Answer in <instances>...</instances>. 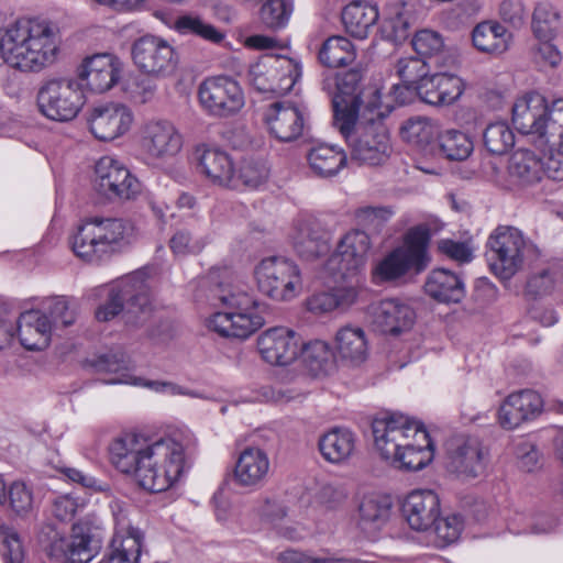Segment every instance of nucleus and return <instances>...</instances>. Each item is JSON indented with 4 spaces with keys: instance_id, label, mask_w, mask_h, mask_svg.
Instances as JSON below:
<instances>
[{
    "instance_id": "nucleus-1",
    "label": "nucleus",
    "mask_w": 563,
    "mask_h": 563,
    "mask_svg": "<svg viewBox=\"0 0 563 563\" xmlns=\"http://www.w3.org/2000/svg\"><path fill=\"white\" fill-rule=\"evenodd\" d=\"M109 454L118 471L133 474L137 484L152 493L170 488L186 467L183 444L170 438L153 440L128 434L111 442Z\"/></svg>"
},
{
    "instance_id": "nucleus-2",
    "label": "nucleus",
    "mask_w": 563,
    "mask_h": 563,
    "mask_svg": "<svg viewBox=\"0 0 563 563\" xmlns=\"http://www.w3.org/2000/svg\"><path fill=\"white\" fill-rule=\"evenodd\" d=\"M374 446L391 466L420 471L434 457V446L423 424L401 413H386L372 422Z\"/></svg>"
},
{
    "instance_id": "nucleus-3",
    "label": "nucleus",
    "mask_w": 563,
    "mask_h": 563,
    "mask_svg": "<svg viewBox=\"0 0 563 563\" xmlns=\"http://www.w3.org/2000/svg\"><path fill=\"white\" fill-rule=\"evenodd\" d=\"M58 30L38 19H19L0 37V62L21 71H40L52 65L59 52Z\"/></svg>"
},
{
    "instance_id": "nucleus-4",
    "label": "nucleus",
    "mask_w": 563,
    "mask_h": 563,
    "mask_svg": "<svg viewBox=\"0 0 563 563\" xmlns=\"http://www.w3.org/2000/svg\"><path fill=\"white\" fill-rule=\"evenodd\" d=\"M389 108H380V93L373 91L361 112L344 114L334 125L345 139L351 159L362 165L378 166L387 162L391 153L389 129L385 123Z\"/></svg>"
},
{
    "instance_id": "nucleus-5",
    "label": "nucleus",
    "mask_w": 563,
    "mask_h": 563,
    "mask_svg": "<svg viewBox=\"0 0 563 563\" xmlns=\"http://www.w3.org/2000/svg\"><path fill=\"white\" fill-rule=\"evenodd\" d=\"M212 298L219 300L224 311L216 312L209 320V328L224 338L246 339L265 323L264 303H260L238 285H218Z\"/></svg>"
},
{
    "instance_id": "nucleus-6",
    "label": "nucleus",
    "mask_w": 563,
    "mask_h": 563,
    "mask_svg": "<svg viewBox=\"0 0 563 563\" xmlns=\"http://www.w3.org/2000/svg\"><path fill=\"white\" fill-rule=\"evenodd\" d=\"M512 123L540 147L555 144V137L563 141V99L554 100L549 106L542 95L527 93L512 107Z\"/></svg>"
},
{
    "instance_id": "nucleus-7",
    "label": "nucleus",
    "mask_w": 563,
    "mask_h": 563,
    "mask_svg": "<svg viewBox=\"0 0 563 563\" xmlns=\"http://www.w3.org/2000/svg\"><path fill=\"white\" fill-rule=\"evenodd\" d=\"M132 227L119 218H91L71 238L74 253L85 262L98 264L129 243Z\"/></svg>"
},
{
    "instance_id": "nucleus-8",
    "label": "nucleus",
    "mask_w": 563,
    "mask_h": 563,
    "mask_svg": "<svg viewBox=\"0 0 563 563\" xmlns=\"http://www.w3.org/2000/svg\"><path fill=\"white\" fill-rule=\"evenodd\" d=\"M151 311V291L145 275L135 272L111 285L106 302L96 311V318L109 321L124 312L125 322L139 327L147 320Z\"/></svg>"
},
{
    "instance_id": "nucleus-9",
    "label": "nucleus",
    "mask_w": 563,
    "mask_h": 563,
    "mask_svg": "<svg viewBox=\"0 0 563 563\" xmlns=\"http://www.w3.org/2000/svg\"><path fill=\"white\" fill-rule=\"evenodd\" d=\"M539 255L537 246L523 233L510 225H498L486 242V258L492 272L500 279H510L526 261Z\"/></svg>"
},
{
    "instance_id": "nucleus-10",
    "label": "nucleus",
    "mask_w": 563,
    "mask_h": 563,
    "mask_svg": "<svg viewBox=\"0 0 563 563\" xmlns=\"http://www.w3.org/2000/svg\"><path fill=\"white\" fill-rule=\"evenodd\" d=\"M429 242L428 228L419 225L410 229L404 244L393 250L376 265L373 271L374 282H394L409 273L423 272L430 263Z\"/></svg>"
},
{
    "instance_id": "nucleus-11",
    "label": "nucleus",
    "mask_w": 563,
    "mask_h": 563,
    "mask_svg": "<svg viewBox=\"0 0 563 563\" xmlns=\"http://www.w3.org/2000/svg\"><path fill=\"white\" fill-rule=\"evenodd\" d=\"M258 290L276 301H290L302 290L299 266L284 256L263 258L254 268Z\"/></svg>"
},
{
    "instance_id": "nucleus-12",
    "label": "nucleus",
    "mask_w": 563,
    "mask_h": 563,
    "mask_svg": "<svg viewBox=\"0 0 563 563\" xmlns=\"http://www.w3.org/2000/svg\"><path fill=\"white\" fill-rule=\"evenodd\" d=\"M104 539L101 521L88 515L73 525L69 539L52 542L51 555L64 558L69 563H88L98 554Z\"/></svg>"
},
{
    "instance_id": "nucleus-13",
    "label": "nucleus",
    "mask_w": 563,
    "mask_h": 563,
    "mask_svg": "<svg viewBox=\"0 0 563 563\" xmlns=\"http://www.w3.org/2000/svg\"><path fill=\"white\" fill-rule=\"evenodd\" d=\"M40 112L49 120L68 122L77 117L86 99L80 84L73 79H51L36 96Z\"/></svg>"
},
{
    "instance_id": "nucleus-14",
    "label": "nucleus",
    "mask_w": 563,
    "mask_h": 563,
    "mask_svg": "<svg viewBox=\"0 0 563 563\" xmlns=\"http://www.w3.org/2000/svg\"><path fill=\"white\" fill-rule=\"evenodd\" d=\"M198 97L203 110L216 118H228L244 106V95L239 82L229 76H212L199 85Z\"/></svg>"
},
{
    "instance_id": "nucleus-15",
    "label": "nucleus",
    "mask_w": 563,
    "mask_h": 563,
    "mask_svg": "<svg viewBox=\"0 0 563 563\" xmlns=\"http://www.w3.org/2000/svg\"><path fill=\"white\" fill-rule=\"evenodd\" d=\"M371 246L369 235L365 231L351 230L338 242L334 253L327 262V268L342 279L354 277L364 271Z\"/></svg>"
},
{
    "instance_id": "nucleus-16",
    "label": "nucleus",
    "mask_w": 563,
    "mask_h": 563,
    "mask_svg": "<svg viewBox=\"0 0 563 563\" xmlns=\"http://www.w3.org/2000/svg\"><path fill=\"white\" fill-rule=\"evenodd\" d=\"M96 189L108 199L132 200L141 192V184L120 161L103 156L95 167Z\"/></svg>"
},
{
    "instance_id": "nucleus-17",
    "label": "nucleus",
    "mask_w": 563,
    "mask_h": 563,
    "mask_svg": "<svg viewBox=\"0 0 563 563\" xmlns=\"http://www.w3.org/2000/svg\"><path fill=\"white\" fill-rule=\"evenodd\" d=\"M296 67L290 59L265 56L252 64L249 69V81L260 92L283 95L291 90L296 84Z\"/></svg>"
},
{
    "instance_id": "nucleus-18",
    "label": "nucleus",
    "mask_w": 563,
    "mask_h": 563,
    "mask_svg": "<svg viewBox=\"0 0 563 563\" xmlns=\"http://www.w3.org/2000/svg\"><path fill=\"white\" fill-rule=\"evenodd\" d=\"M132 58L137 68L152 76H168L177 66L174 47L164 38L145 35L133 43Z\"/></svg>"
},
{
    "instance_id": "nucleus-19",
    "label": "nucleus",
    "mask_w": 563,
    "mask_h": 563,
    "mask_svg": "<svg viewBox=\"0 0 563 563\" xmlns=\"http://www.w3.org/2000/svg\"><path fill=\"white\" fill-rule=\"evenodd\" d=\"M262 358L276 366H287L300 355L301 338L291 329L274 327L262 332L256 340Z\"/></svg>"
},
{
    "instance_id": "nucleus-20",
    "label": "nucleus",
    "mask_w": 563,
    "mask_h": 563,
    "mask_svg": "<svg viewBox=\"0 0 563 563\" xmlns=\"http://www.w3.org/2000/svg\"><path fill=\"white\" fill-rule=\"evenodd\" d=\"M132 110L120 102H107L92 107L87 123L92 135L101 141H112L125 134L133 123Z\"/></svg>"
},
{
    "instance_id": "nucleus-21",
    "label": "nucleus",
    "mask_w": 563,
    "mask_h": 563,
    "mask_svg": "<svg viewBox=\"0 0 563 563\" xmlns=\"http://www.w3.org/2000/svg\"><path fill=\"white\" fill-rule=\"evenodd\" d=\"M141 146L154 159H168L183 148V135L176 125L165 119H152L141 129Z\"/></svg>"
},
{
    "instance_id": "nucleus-22",
    "label": "nucleus",
    "mask_w": 563,
    "mask_h": 563,
    "mask_svg": "<svg viewBox=\"0 0 563 563\" xmlns=\"http://www.w3.org/2000/svg\"><path fill=\"white\" fill-rule=\"evenodd\" d=\"M92 367L97 373L111 374L113 377L104 379L106 384H128L145 386L156 391L179 394V387L165 382H145L130 372V361L123 352H109L97 356L92 361Z\"/></svg>"
},
{
    "instance_id": "nucleus-23",
    "label": "nucleus",
    "mask_w": 563,
    "mask_h": 563,
    "mask_svg": "<svg viewBox=\"0 0 563 563\" xmlns=\"http://www.w3.org/2000/svg\"><path fill=\"white\" fill-rule=\"evenodd\" d=\"M192 159L197 172L208 181L225 188L234 186V163L225 151L201 144L196 146Z\"/></svg>"
},
{
    "instance_id": "nucleus-24",
    "label": "nucleus",
    "mask_w": 563,
    "mask_h": 563,
    "mask_svg": "<svg viewBox=\"0 0 563 563\" xmlns=\"http://www.w3.org/2000/svg\"><path fill=\"white\" fill-rule=\"evenodd\" d=\"M448 470L467 478L477 477L484 471L481 443L475 438L456 437L448 446Z\"/></svg>"
},
{
    "instance_id": "nucleus-25",
    "label": "nucleus",
    "mask_w": 563,
    "mask_h": 563,
    "mask_svg": "<svg viewBox=\"0 0 563 563\" xmlns=\"http://www.w3.org/2000/svg\"><path fill=\"white\" fill-rule=\"evenodd\" d=\"M269 470L267 453L261 448L249 446L235 462L232 481L239 487L258 489L265 484Z\"/></svg>"
},
{
    "instance_id": "nucleus-26",
    "label": "nucleus",
    "mask_w": 563,
    "mask_h": 563,
    "mask_svg": "<svg viewBox=\"0 0 563 563\" xmlns=\"http://www.w3.org/2000/svg\"><path fill=\"white\" fill-rule=\"evenodd\" d=\"M371 318L380 332L396 335L412 327L416 313L407 302L388 298L372 306Z\"/></svg>"
},
{
    "instance_id": "nucleus-27",
    "label": "nucleus",
    "mask_w": 563,
    "mask_h": 563,
    "mask_svg": "<svg viewBox=\"0 0 563 563\" xmlns=\"http://www.w3.org/2000/svg\"><path fill=\"white\" fill-rule=\"evenodd\" d=\"M401 510L411 529L426 531L440 516V499L433 490H412L405 498Z\"/></svg>"
},
{
    "instance_id": "nucleus-28",
    "label": "nucleus",
    "mask_w": 563,
    "mask_h": 563,
    "mask_svg": "<svg viewBox=\"0 0 563 563\" xmlns=\"http://www.w3.org/2000/svg\"><path fill=\"white\" fill-rule=\"evenodd\" d=\"M121 63L111 54H96L85 59L79 78L93 92L102 93L111 89L119 80Z\"/></svg>"
},
{
    "instance_id": "nucleus-29",
    "label": "nucleus",
    "mask_w": 563,
    "mask_h": 563,
    "mask_svg": "<svg viewBox=\"0 0 563 563\" xmlns=\"http://www.w3.org/2000/svg\"><path fill=\"white\" fill-rule=\"evenodd\" d=\"M540 395L530 389L510 394L500 406L499 423L504 429L512 430L522 422L533 419L542 410Z\"/></svg>"
},
{
    "instance_id": "nucleus-30",
    "label": "nucleus",
    "mask_w": 563,
    "mask_h": 563,
    "mask_svg": "<svg viewBox=\"0 0 563 563\" xmlns=\"http://www.w3.org/2000/svg\"><path fill=\"white\" fill-rule=\"evenodd\" d=\"M464 91L463 80L449 73H437L424 79L418 87L419 97L433 106H449L455 102Z\"/></svg>"
},
{
    "instance_id": "nucleus-31",
    "label": "nucleus",
    "mask_w": 563,
    "mask_h": 563,
    "mask_svg": "<svg viewBox=\"0 0 563 563\" xmlns=\"http://www.w3.org/2000/svg\"><path fill=\"white\" fill-rule=\"evenodd\" d=\"M362 74L358 69L338 73L335 89L332 97L333 120H340L344 114H356L361 112L360 82Z\"/></svg>"
},
{
    "instance_id": "nucleus-32",
    "label": "nucleus",
    "mask_w": 563,
    "mask_h": 563,
    "mask_svg": "<svg viewBox=\"0 0 563 563\" xmlns=\"http://www.w3.org/2000/svg\"><path fill=\"white\" fill-rule=\"evenodd\" d=\"M272 114L267 123L271 133L282 142H292L302 135L306 117L297 107L286 106L282 102L272 104Z\"/></svg>"
},
{
    "instance_id": "nucleus-33",
    "label": "nucleus",
    "mask_w": 563,
    "mask_h": 563,
    "mask_svg": "<svg viewBox=\"0 0 563 563\" xmlns=\"http://www.w3.org/2000/svg\"><path fill=\"white\" fill-rule=\"evenodd\" d=\"M294 249L305 260H314L329 250L319 222L313 218L299 219L292 236Z\"/></svg>"
},
{
    "instance_id": "nucleus-34",
    "label": "nucleus",
    "mask_w": 563,
    "mask_h": 563,
    "mask_svg": "<svg viewBox=\"0 0 563 563\" xmlns=\"http://www.w3.org/2000/svg\"><path fill=\"white\" fill-rule=\"evenodd\" d=\"M21 344L27 350H43L51 341L53 331L47 316L40 310H29L21 313L16 329Z\"/></svg>"
},
{
    "instance_id": "nucleus-35",
    "label": "nucleus",
    "mask_w": 563,
    "mask_h": 563,
    "mask_svg": "<svg viewBox=\"0 0 563 563\" xmlns=\"http://www.w3.org/2000/svg\"><path fill=\"white\" fill-rule=\"evenodd\" d=\"M509 187H529L543 177L541 157L529 150H517L508 162Z\"/></svg>"
},
{
    "instance_id": "nucleus-36",
    "label": "nucleus",
    "mask_w": 563,
    "mask_h": 563,
    "mask_svg": "<svg viewBox=\"0 0 563 563\" xmlns=\"http://www.w3.org/2000/svg\"><path fill=\"white\" fill-rule=\"evenodd\" d=\"M379 18L378 9L365 0H355L342 11V22L346 32L355 38H366Z\"/></svg>"
},
{
    "instance_id": "nucleus-37",
    "label": "nucleus",
    "mask_w": 563,
    "mask_h": 563,
    "mask_svg": "<svg viewBox=\"0 0 563 563\" xmlns=\"http://www.w3.org/2000/svg\"><path fill=\"white\" fill-rule=\"evenodd\" d=\"M426 292L441 302H460L465 296L464 283L454 273L444 269H433L424 283Z\"/></svg>"
},
{
    "instance_id": "nucleus-38",
    "label": "nucleus",
    "mask_w": 563,
    "mask_h": 563,
    "mask_svg": "<svg viewBox=\"0 0 563 563\" xmlns=\"http://www.w3.org/2000/svg\"><path fill=\"white\" fill-rule=\"evenodd\" d=\"M355 435L349 429L333 428L320 437L318 446L323 459L332 464L346 462L355 451Z\"/></svg>"
},
{
    "instance_id": "nucleus-39",
    "label": "nucleus",
    "mask_w": 563,
    "mask_h": 563,
    "mask_svg": "<svg viewBox=\"0 0 563 563\" xmlns=\"http://www.w3.org/2000/svg\"><path fill=\"white\" fill-rule=\"evenodd\" d=\"M365 332L358 327H343L335 334V353L350 365H358L367 357Z\"/></svg>"
},
{
    "instance_id": "nucleus-40",
    "label": "nucleus",
    "mask_w": 563,
    "mask_h": 563,
    "mask_svg": "<svg viewBox=\"0 0 563 563\" xmlns=\"http://www.w3.org/2000/svg\"><path fill=\"white\" fill-rule=\"evenodd\" d=\"M307 159L312 172L323 178L335 176L346 164V153L336 145L319 144L313 146Z\"/></svg>"
},
{
    "instance_id": "nucleus-41",
    "label": "nucleus",
    "mask_w": 563,
    "mask_h": 563,
    "mask_svg": "<svg viewBox=\"0 0 563 563\" xmlns=\"http://www.w3.org/2000/svg\"><path fill=\"white\" fill-rule=\"evenodd\" d=\"M143 543L140 529L129 527L125 532H117L111 541L107 563H139Z\"/></svg>"
},
{
    "instance_id": "nucleus-42",
    "label": "nucleus",
    "mask_w": 563,
    "mask_h": 563,
    "mask_svg": "<svg viewBox=\"0 0 563 563\" xmlns=\"http://www.w3.org/2000/svg\"><path fill=\"white\" fill-rule=\"evenodd\" d=\"M472 41L479 52L500 55L509 47L510 34L497 22H482L474 27Z\"/></svg>"
},
{
    "instance_id": "nucleus-43",
    "label": "nucleus",
    "mask_w": 563,
    "mask_h": 563,
    "mask_svg": "<svg viewBox=\"0 0 563 563\" xmlns=\"http://www.w3.org/2000/svg\"><path fill=\"white\" fill-rule=\"evenodd\" d=\"M357 299V290L354 286L338 287L331 291H322L311 295L307 301V310L314 314H323L335 309H345Z\"/></svg>"
},
{
    "instance_id": "nucleus-44",
    "label": "nucleus",
    "mask_w": 563,
    "mask_h": 563,
    "mask_svg": "<svg viewBox=\"0 0 563 563\" xmlns=\"http://www.w3.org/2000/svg\"><path fill=\"white\" fill-rule=\"evenodd\" d=\"M391 503L379 495L364 496L358 505V526L362 530L373 533L388 520Z\"/></svg>"
},
{
    "instance_id": "nucleus-45",
    "label": "nucleus",
    "mask_w": 563,
    "mask_h": 563,
    "mask_svg": "<svg viewBox=\"0 0 563 563\" xmlns=\"http://www.w3.org/2000/svg\"><path fill=\"white\" fill-rule=\"evenodd\" d=\"M353 44L344 36H331L325 40L318 53L319 62L329 68L344 67L355 60Z\"/></svg>"
},
{
    "instance_id": "nucleus-46",
    "label": "nucleus",
    "mask_w": 563,
    "mask_h": 563,
    "mask_svg": "<svg viewBox=\"0 0 563 563\" xmlns=\"http://www.w3.org/2000/svg\"><path fill=\"white\" fill-rule=\"evenodd\" d=\"M440 153L449 161H464L473 152L471 137L459 130H445L438 135Z\"/></svg>"
},
{
    "instance_id": "nucleus-47",
    "label": "nucleus",
    "mask_w": 563,
    "mask_h": 563,
    "mask_svg": "<svg viewBox=\"0 0 563 563\" xmlns=\"http://www.w3.org/2000/svg\"><path fill=\"white\" fill-rule=\"evenodd\" d=\"M438 125L423 117L410 118L400 129L401 137L416 146L424 147L439 135Z\"/></svg>"
},
{
    "instance_id": "nucleus-48",
    "label": "nucleus",
    "mask_w": 563,
    "mask_h": 563,
    "mask_svg": "<svg viewBox=\"0 0 563 563\" xmlns=\"http://www.w3.org/2000/svg\"><path fill=\"white\" fill-rule=\"evenodd\" d=\"M40 311L47 316L52 331L69 327L76 320L75 308L66 297L62 296L45 299Z\"/></svg>"
},
{
    "instance_id": "nucleus-49",
    "label": "nucleus",
    "mask_w": 563,
    "mask_h": 563,
    "mask_svg": "<svg viewBox=\"0 0 563 563\" xmlns=\"http://www.w3.org/2000/svg\"><path fill=\"white\" fill-rule=\"evenodd\" d=\"M560 14L549 2H540L532 14V32L537 40L554 38L560 29Z\"/></svg>"
},
{
    "instance_id": "nucleus-50",
    "label": "nucleus",
    "mask_w": 563,
    "mask_h": 563,
    "mask_svg": "<svg viewBox=\"0 0 563 563\" xmlns=\"http://www.w3.org/2000/svg\"><path fill=\"white\" fill-rule=\"evenodd\" d=\"M269 176V167L266 162L261 158L247 157L244 158L235 173L234 186L238 188L243 185L251 189H256L264 185Z\"/></svg>"
},
{
    "instance_id": "nucleus-51",
    "label": "nucleus",
    "mask_w": 563,
    "mask_h": 563,
    "mask_svg": "<svg viewBox=\"0 0 563 563\" xmlns=\"http://www.w3.org/2000/svg\"><path fill=\"white\" fill-rule=\"evenodd\" d=\"M175 30L183 35H196L211 43H220L224 33L196 15H181L175 20Z\"/></svg>"
},
{
    "instance_id": "nucleus-52",
    "label": "nucleus",
    "mask_w": 563,
    "mask_h": 563,
    "mask_svg": "<svg viewBox=\"0 0 563 563\" xmlns=\"http://www.w3.org/2000/svg\"><path fill=\"white\" fill-rule=\"evenodd\" d=\"M294 11V0H267L260 9L261 22L271 30L286 27Z\"/></svg>"
},
{
    "instance_id": "nucleus-53",
    "label": "nucleus",
    "mask_w": 563,
    "mask_h": 563,
    "mask_svg": "<svg viewBox=\"0 0 563 563\" xmlns=\"http://www.w3.org/2000/svg\"><path fill=\"white\" fill-rule=\"evenodd\" d=\"M303 362L314 374L325 373L332 363L333 353L329 344L321 340H314L303 344L301 351Z\"/></svg>"
},
{
    "instance_id": "nucleus-54",
    "label": "nucleus",
    "mask_w": 563,
    "mask_h": 563,
    "mask_svg": "<svg viewBox=\"0 0 563 563\" xmlns=\"http://www.w3.org/2000/svg\"><path fill=\"white\" fill-rule=\"evenodd\" d=\"M484 145L496 155L507 153L515 144V134L505 122L490 123L483 134Z\"/></svg>"
},
{
    "instance_id": "nucleus-55",
    "label": "nucleus",
    "mask_w": 563,
    "mask_h": 563,
    "mask_svg": "<svg viewBox=\"0 0 563 563\" xmlns=\"http://www.w3.org/2000/svg\"><path fill=\"white\" fill-rule=\"evenodd\" d=\"M395 69L401 82L409 88H415L417 95L418 87L430 77L428 76V66L421 57H402L398 59Z\"/></svg>"
},
{
    "instance_id": "nucleus-56",
    "label": "nucleus",
    "mask_w": 563,
    "mask_h": 563,
    "mask_svg": "<svg viewBox=\"0 0 563 563\" xmlns=\"http://www.w3.org/2000/svg\"><path fill=\"white\" fill-rule=\"evenodd\" d=\"M9 508L15 517L26 518L33 510V493L24 482H13L5 490Z\"/></svg>"
},
{
    "instance_id": "nucleus-57",
    "label": "nucleus",
    "mask_w": 563,
    "mask_h": 563,
    "mask_svg": "<svg viewBox=\"0 0 563 563\" xmlns=\"http://www.w3.org/2000/svg\"><path fill=\"white\" fill-rule=\"evenodd\" d=\"M207 244L203 236L192 233L188 229L177 230L169 239V247L177 256L197 255Z\"/></svg>"
},
{
    "instance_id": "nucleus-58",
    "label": "nucleus",
    "mask_w": 563,
    "mask_h": 563,
    "mask_svg": "<svg viewBox=\"0 0 563 563\" xmlns=\"http://www.w3.org/2000/svg\"><path fill=\"white\" fill-rule=\"evenodd\" d=\"M463 519L460 515H450L438 518L434 522V543L438 548H445L460 538L463 530Z\"/></svg>"
},
{
    "instance_id": "nucleus-59",
    "label": "nucleus",
    "mask_w": 563,
    "mask_h": 563,
    "mask_svg": "<svg viewBox=\"0 0 563 563\" xmlns=\"http://www.w3.org/2000/svg\"><path fill=\"white\" fill-rule=\"evenodd\" d=\"M0 551L5 563H23L24 551L18 532L8 526L0 527Z\"/></svg>"
},
{
    "instance_id": "nucleus-60",
    "label": "nucleus",
    "mask_w": 563,
    "mask_h": 563,
    "mask_svg": "<svg viewBox=\"0 0 563 563\" xmlns=\"http://www.w3.org/2000/svg\"><path fill=\"white\" fill-rule=\"evenodd\" d=\"M530 54L533 63L540 68H554L562 60V54L552 43L553 38L537 40Z\"/></svg>"
},
{
    "instance_id": "nucleus-61",
    "label": "nucleus",
    "mask_w": 563,
    "mask_h": 563,
    "mask_svg": "<svg viewBox=\"0 0 563 563\" xmlns=\"http://www.w3.org/2000/svg\"><path fill=\"white\" fill-rule=\"evenodd\" d=\"M550 150L541 157L543 176L550 179L563 180V141L555 137V144H549Z\"/></svg>"
},
{
    "instance_id": "nucleus-62",
    "label": "nucleus",
    "mask_w": 563,
    "mask_h": 563,
    "mask_svg": "<svg viewBox=\"0 0 563 563\" xmlns=\"http://www.w3.org/2000/svg\"><path fill=\"white\" fill-rule=\"evenodd\" d=\"M415 52L422 57L438 54L443 48L441 35L434 31L421 30L416 33L411 41Z\"/></svg>"
},
{
    "instance_id": "nucleus-63",
    "label": "nucleus",
    "mask_w": 563,
    "mask_h": 563,
    "mask_svg": "<svg viewBox=\"0 0 563 563\" xmlns=\"http://www.w3.org/2000/svg\"><path fill=\"white\" fill-rule=\"evenodd\" d=\"M393 214V211L385 207H363L355 211L358 224L377 229L383 225Z\"/></svg>"
},
{
    "instance_id": "nucleus-64",
    "label": "nucleus",
    "mask_w": 563,
    "mask_h": 563,
    "mask_svg": "<svg viewBox=\"0 0 563 563\" xmlns=\"http://www.w3.org/2000/svg\"><path fill=\"white\" fill-rule=\"evenodd\" d=\"M438 249L442 254L460 263H468L473 258V251L465 242L443 239L439 241Z\"/></svg>"
}]
</instances>
